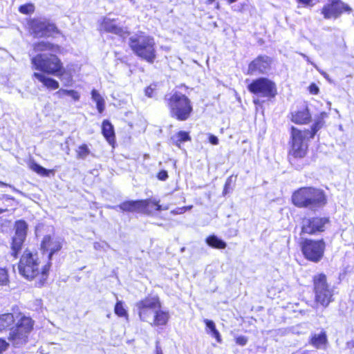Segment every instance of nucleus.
<instances>
[{
  "label": "nucleus",
  "mask_w": 354,
  "mask_h": 354,
  "mask_svg": "<svg viewBox=\"0 0 354 354\" xmlns=\"http://www.w3.org/2000/svg\"><path fill=\"white\" fill-rule=\"evenodd\" d=\"M16 324L10 328L8 340L13 346L18 347L24 344L28 339V335L33 328V321L20 313H6L0 315V332Z\"/></svg>",
  "instance_id": "obj_1"
},
{
  "label": "nucleus",
  "mask_w": 354,
  "mask_h": 354,
  "mask_svg": "<svg viewBox=\"0 0 354 354\" xmlns=\"http://www.w3.org/2000/svg\"><path fill=\"white\" fill-rule=\"evenodd\" d=\"M51 262L41 265V261L37 253L26 250L22 254L18 264L19 274L28 280L38 278L40 284L47 279Z\"/></svg>",
  "instance_id": "obj_2"
},
{
  "label": "nucleus",
  "mask_w": 354,
  "mask_h": 354,
  "mask_svg": "<svg viewBox=\"0 0 354 354\" xmlns=\"http://www.w3.org/2000/svg\"><path fill=\"white\" fill-rule=\"evenodd\" d=\"M292 201L298 207L314 210L325 205L327 200L322 189L306 187L295 191L292 196Z\"/></svg>",
  "instance_id": "obj_3"
},
{
  "label": "nucleus",
  "mask_w": 354,
  "mask_h": 354,
  "mask_svg": "<svg viewBox=\"0 0 354 354\" xmlns=\"http://www.w3.org/2000/svg\"><path fill=\"white\" fill-rule=\"evenodd\" d=\"M129 45L132 51L148 63L153 64L156 59L154 38L140 32L129 38Z\"/></svg>",
  "instance_id": "obj_4"
},
{
  "label": "nucleus",
  "mask_w": 354,
  "mask_h": 354,
  "mask_svg": "<svg viewBox=\"0 0 354 354\" xmlns=\"http://www.w3.org/2000/svg\"><path fill=\"white\" fill-rule=\"evenodd\" d=\"M32 68L48 75L61 77L65 72L60 59L53 53L30 55Z\"/></svg>",
  "instance_id": "obj_5"
},
{
  "label": "nucleus",
  "mask_w": 354,
  "mask_h": 354,
  "mask_svg": "<svg viewBox=\"0 0 354 354\" xmlns=\"http://www.w3.org/2000/svg\"><path fill=\"white\" fill-rule=\"evenodd\" d=\"M165 100L169 107L171 117L180 121H185L189 118L192 111V106L189 99L179 92H174Z\"/></svg>",
  "instance_id": "obj_6"
},
{
  "label": "nucleus",
  "mask_w": 354,
  "mask_h": 354,
  "mask_svg": "<svg viewBox=\"0 0 354 354\" xmlns=\"http://www.w3.org/2000/svg\"><path fill=\"white\" fill-rule=\"evenodd\" d=\"M109 207L113 209L119 207L124 212H138L148 215L152 214L153 210L160 212L162 209H168V207H162V206L159 204L158 201L151 198L140 201H125L118 206H109Z\"/></svg>",
  "instance_id": "obj_7"
},
{
  "label": "nucleus",
  "mask_w": 354,
  "mask_h": 354,
  "mask_svg": "<svg viewBox=\"0 0 354 354\" xmlns=\"http://www.w3.org/2000/svg\"><path fill=\"white\" fill-rule=\"evenodd\" d=\"M315 301L317 306L326 308L333 301L334 290L326 281L324 274H318L314 277Z\"/></svg>",
  "instance_id": "obj_8"
},
{
  "label": "nucleus",
  "mask_w": 354,
  "mask_h": 354,
  "mask_svg": "<svg viewBox=\"0 0 354 354\" xmlns=\"http://www.w3.org/2000/svg\"><path fill=\"white\" fill-rule=\"evenodd\" d=\"M161 308L157 296H148L135 304L133 310L137 313L142 322H149L157 308Z\"/></svg>",
  "instance_id": "obj_9"
},
{
  "label": "nucleus",
  "mask_w": 354,
  "mask_h": 354,
  "mask_svg": "<svg viewBox=\"0 0 354 354\" xmlns=\"http://www.w3.org/2000/svg\"><path fill=\"white\" fill-rule=\"evenodd\" d=\"M291 149L290 153L295 158H304L308 150L310 131H301L294 127L291 129Z\"/></svg>",
  "instance_id": "obj_10"
},
{
  "label": "nucleus",
  "mask_w": 354,
  "mask_h": 354,
  "mask_svg": "<svg viewBox=\"0 0 354 354\" xmlns=\"http://www.w3.org/2000/svg\"><path fill=\"white\" fill-rule=\"evenodd\" d=\"M248 91L258 97L271 98L277 95L275 84L268 78L260 77L248 86Z\"/></svg>",
  "instance_id": "obj_11"
},
{
  "label": "nucleus",
  "mask_w": 354,
  "mask_h": 354,
  "mask_svg": "<svg viewBox=\"0 0 354 354\" xmlns=\"http://www.w3.org/2000/svg\"><path fill=\"white\" fill-rule=\"evenodd\" d=\"M324 249L325 243L323 240L306 239L301 244V250L304 257L313 262H318L322 259Z\"/></svg>",
  "instance_id": "obj_12"
},
{
  "label": "nucleus",
  "mask_w": 354,
  "mask_h": 354,
  "mask_svg": "<svg viewBox=\"0 0 354 354\" xmlns=\"http://www.w3.org/2000/svg\"><path fill=\"white\" fill-rule=\"evenodd\" d=\"M28 25L30 35L35 37H50L57 32L55 24L41 19H31Z\"/></svg>",
  "instance_id": "obj_13"
},
{
  "label": "nucleus",
  "mask_w": 354,
  "mask_h": 354,
  "mask_svg": "<svg viewBox=\"0 0 354 354\" xmlns=\"http://www.w3.org/2000/svg\"><path fill=\"white\" fill-rule=\"evenodd\" d=\"M328 223L329 219L326 217L304 218L301 223V233L314 234L324 232Z\"/></svg>",
  "instance_id": "obj_14"
},
{
  "label": "nucleus",
  "mask_w": 354,
  "mask_h": 354,
  "mask_svg": "<svg viewBox=\"0 0 354 354\" xmlns=\"http://www.w3.org/2000/svg\"><path fill=\"white\" fill-rule=\"evenodd\" d=\"M63 245V240L57 236L47 235L45 236L41 243V250L43 255L46 254L48 261L51 262L52 257L54 254L59 252Z\"/></svg>",
  "instance_id": "obj_15"
},
{
  "label": "nucleus",
  "mask_w": 354,
  "mask_h": 354,
  "mask_svg": "<svg viewBox=\"0 0 354 354\" xmlns=\"http://www.w3.org/2000/svg\"><path fill=\"white\" fill-rule=\"evenodd\" d=\"M15 235L12 239V253L14 257H17V253L21 250L22 244L26 237V223L24 221H18L15 223Z\"/></svg>",
  "instance_id": "obj_16"
},
{
  "label": "nucleus",
  "mask_w": 354,
  "mask_h": 354,
  "mask_svg": "<svg viewBox=\"0 0 354 354\" xmlns=\"http://www.w3.org/2000/svg\"><path fill=\"white\" fill-rule=\"evenodd\" d=\"M329 3L324 6L322 13L324 18H337L344 11H350L351 8L341 0H328Z\"/></svg>",
  "instance_id": "obj_17"
},
{
  "label": "nucleus",
  "mask_w": 354,
  "mask_h": 354,
  "mask_svg": "<svg viewBox=\"0 0 354 354\" xmlns=\"http://www.w3.org/2000/svg\"><path fill=\"white\" fill-rule=\"evenodd\" d=\"M271 59L266 55L257 57L248 66L247 74L252 75L266 73L270 68Z\"/></svg>",
  "instance_id": "obj_18"
},
{
  "label": "nucleus",
  "mask_w": 354,
  "mask_h": 354,
  "mask_svg": "<svg viewBox=\"0 0 354 354\" xmlns=\"http://www.w3.org/2000/svg\"><path fill=\"white\" fill-rule=\"evenodd\" d=\"M100 30L124 37L129 35L128 31L119 26L116 19L104 17L100 24Z\"/></svg>",
  "instance_id": "obj_19"
},
{
  "label": "nucleus",
  "mask_w": 354,
  "mask_h": 354,
  "mask_svg": "<svg viewBox=\"0 0 354 354\" xmlns=\"http://www.w3.org/2000/svg\"><path fill=\"white\" fill-rule=\"evenodd\" d=\"M59 50V47L52 43L46 41H41L35 42L32 44V50L29 55H34L33 53L39 54L44 53L43 52H52L56 53Z\"/></svg>",
  "instance_id": "obj_20"
},
{
  "label": "nucleus",
  "mask_w": 354,
  "mask_h": 354,
  "mask_svg": "<svg viewBox=\"0 0 354 354\" xmlns=\"http://www.w3.org/2000/svg\"><path fill=\"white\" fill-rule=\"evenodd\" d=\"M169 319V314L168 311L163 310L161 308H158L155 311L152 319L148 322L153 326H165Z\"/></svg>",
  "instance_id": "obj_21"
},
{
  "label": "nucleus",
  "mask_w": 354,
  "mask_h": 354,
  "mask_svg": "<svg viewBox=\"0 0 354 354\" xmlns=\"http://www.w3.org/2000/svg\"><path fill=\"white\" fill-rule=\"evenodd\" d=\"M311 115L308 109H303L292 113L291 120L297 124H307L310 120Z\"/></svg>",
  "instance_id": "obj_22"
},
{
  "label": "nucleus",
  "mask_w": 354,
  "mask_h": 354,
  "mask_svg": "<svg viewBox=\"0 0 354 354\" xmlns=\"http://www.w3.org/2000/svg\"><path fill=\"white\" fill-rule=\"evenodd\" d=\"M32 76L41 82L44 86L48 89L55 90L59 86V84L57 80L47 77L43 73L35 72Z\"/></svg>",
  "instance_id": "obj_23"
},
{
  "label": "nucleus",
  "mask_w": 354,
  "mask_h": 354,
  "mask_svg": "<svg viewBox=\"0 0 354 354\" xmlns=\"http://www.w3.org/2000/svg\"><path fill=\"white\" fill-rule=\"evenodd\" d=\"M310 344L317 348H324L327 344V336L324 330L311 335Z\"/></svg>",
  "instance_id": "obj_24"
},
{
  "label": "nucleus",
  "mask_w": 354,
  "mask_h": 354,
  "mask_svg": "<svg viewBox=\"0 0 354 354\" xmlns=\"http://www.w3.org/2000/svg\"><path fill=\"white\" fill-rule=\"evenodd\" d=\"M102 132L109 143L112 145L115 141V133L113 127L109 120L102 122Z\"/></svg>",
  "instance_id": "obj_25"
},
{
  "label": "nucleus",
  "mask_w": 354,
  "mask_h": 354,
  "mask_svg": "<svg viewBox=\"0 0 354 354\" xmlns=\"http://www.w3.org/2000/svg\"><path fill=\"white\" fill-rule=\"evenodd\" d=\"M204 323L206 325V332L210 334L213 337H214L218 342H221V337L220 333L216 328V325L214 322L212 320H209L207 319H204Z\"/></svg>",
  "instance_id": "obj_26"
},
{
  "label": "nucleus",
  "mask_w": 354,
  "mask_h": 354,
  "mask_svg": "<svg viewBox=\"0 0 354 354\" xmlns=\"http://www.w3.org/2000/svg\"><path fill=\"white\" fill-rule=\"evenodd\" d=\"M14 198L8 194L0 195V214L8 211L9 207L12 206Z\"/></svg>",
  "instance_id": "obj_27"
},
{
  "label": "nucleus",
  "mask_w": 354,
  "mask_h": 354,
  "mask_svg": "<svg viewBox=\"0 0 354 354\" xmlns=\"http://www.w3.org/2000/svg\"><path fill=\"white\" fill-rule=\"evenodd\" d=\"M328 116L326 112H322L319 116L316 119L313 124L311 131H310V138H313L315 134L323 127L324 124V118Z\"/></svg>",
  "instance_id": "obj_28"
},
{
  "label": "nucleus",
  "mask_w": 354,
  "mask_h": 354,
  "mask_svg": "<svg viewBox=\"0 0 354 354\" xmlns=\"http://www.w3.org/2000/svg\"><path fill=\"white\" fill-rule=\"evenodd\" d=\"M206 243L210 247L217 249H224L227 246V244L225 241L218 239L215 235L208 236L206 239Z\"/></svg>",
  "instance_id": "obj_29"
},
{
  "label": "nucleus",
  "mask_w": 354,
  "mask_h": 354,
  "mask_svg": "<svg viewBox=\"0 0 354 354\" xmlns=\"http://www.w3.org/2000/svg\"><path fill=\"white\" fill-rule=\"evenodd\" d=\"M55 95L59 98H63L65 95L70 96L74 101H79L80 99V94L75 90H67L61 88L57 91Z\"/></svg>",
  "instance_id": "obj_30"
},
{
  "label": "nucleus",
  "mask_w": 354,
  "mask_h": 354,
  "mask_svg": "<svg viewBox=\"0 0 354 354\" xmlns=\"http://www.w3.org/2000/svg\"><path fill=\"white\" fill-rule=\"evenodd\" d=\"M91 98L96 103L97 109L99 113H102L104 110V100L102 96L95 89L91 91Z\"/></svg>",
  "instance_id": "obj_31"
},
{
  "label": "nucleus",
  "mask_w": 354,
  "mask_h": 354,
  "mask_svg": "<svg viewBox=\"0 0 354 354\" xmlns=\"http://www.w3.org/2000/svg\"><path fill=\"white\" fill-rule=\"evenodd\" d=\"M190 139L188 133L183 131H179L171 138L173 143L179 147L181 142L188 141Z\"/></svg>",
  "instance_id": "obj_32"
},
{
  "label": "nucleus",
  "mask_w": 354,
  "mask_h": 354,
  "mask_svg": "<svg viewBox=\"0 0 354 354\" xmlns=\"http://www.w3.org/2000/svg\"><path fill=\"white\" fill-rule=\"evenodd\" d=\"M77 159H85L91 153V150L88 145L82 144L80 145L75 150Z\"/></svg>",
  "instance_id": "obj_33"
},
{
  "label": "nucleus",
  "mask_w": 354,
  "mask_h": 354,
  "mask_svg": "<svg viewBox=\"0 0 354 354\" xmlns=\"http://www.w3.org/2000/svg\"><path fill=\"white\" fill-rule=\"evenodd\" d=\"M115 313L120 317H128L127 310L123 307L122 302L119 301L116 303L115 306Z\"/></svg>",
  "instance_id": "obj_34"
},
{
  "label": "nucleus",
  "mask_w": 354,
  "mask_h": 354,
  "mask_svg": "<svg viewBox=\"0 0 354 354\" xmlns=\"http://www.w3.org/2000/svg\"><path fill=\"white\" fill-rule=\"evenodd\" d=\"M32 171L41 176H48V171L37 163H32L30 166Z\"/></svg>",
  "instance_id": "obj_35"
},
{
  "label": "nucleus",
  "mask_w": 354,
  "mask_h": 354,
  "mask_svg": "<svg viewBox=\"0 0 354 354\" xmlns=\"http://www.w3.org/2000/svg\"><path fill=\"white\" fill-rule=\"evenodd\" d=\"M35 7L31 3L21 6L19 8L20 12L23 14H30L34 12Z\"/></svg>",
  "instance_id": "obj_36"
},
{
  "label": "nucleus",
  "mask_w": 354,
  "mask_h": 354,
  "mask_svg": "<svg viewBox=\"0 0 354 354\" xmlns=\"http://www.w3.org/2000/svg\"><path fill=\"white\" fill-rule=\"evenodd\" d=\"M8 282V275L6 270L0 268V285H6Z\"/></svg>",
  "instance_id": "obj_37"
},
{
  "label": "nucleus",
  "mask_w": 354,
  "mask_h": 354,
  "mask_svg": "<svg viewBox=\"0 0 354 354\" xmlns=\"http://www.w3.org/2000/svg\"><path fill=\"white\" fill-rule=\"evenodd\" d=\"M156 87L157 85L155 84L149 85L145 89V95L149 97H154L156 95Z\"/></svg>",
  "instance_id": "obj_38"
},
{
  "label": "nucleus",
  "mask_w": 354,
  "mask_h": 354,
  "mask_svg": "<svg viewBox=\"0 0 354 354\" xmlns=\"http://www.w3.org/2000/svg\"><path fill=\"white\" fill-rule=\"evenodd\" d=\"M93 248L96 250L106 251L109 248V245L104 241L95 242L93 244Z\"/></svg>",
  "instance_id": "obj_39"
},
{
  "label": "nucleus",
  "mask_w": 354,
  "mask_h": 354,
  "mask_svg": "<svg viewBox=\"0 0 354 354\" xmlns=\"http://www.w3.org/2000/svg\"><path fill=\"white\" fill-rule=\"evenodd\" d=\"M248 342V338L245 336H239L236 338V343L241 346H245Z\"/></svg>",
  "instance_id": "obj_40"
},
{
  "label": "nucleus",
  "mask_w": 354,
  "mask_h": 354,
  "mask_svg": "<svg viewBox=\"0 0 354 354\" xmlns=\"http://www.w3.org/2000/svg\"><path fill=\"white\" fill-rule=\"evenodd\" d=\"M297 1L304 6H313L315 4V0H297Z\"/></svg>",
  "instance_id": "obj_41"
},
{
  "label": "nucleus",
  "mask_w": 354,
  "mask_h": 354,
  "mask_svg": "<svg viewBox=\"0 0 354 354\" xmlns=\"http://www.w3.org/2000/svg\"><path fill=\"white\" fill-rule=\"evenodd\" d=\"M167 178V172L165 170H162L158 174V178L160 180H166Z\"/></svg>",
  "instance_id": "obj_42"
},
{
  "label": "nucleus",
  "mask_w": 354,
  "mask_h": 354,
  "mask_svg": "<svg viewBox=\"0 0 354 354\" xmlns=\"http://www.w3.org/2000/svg\"><path fill=\"white\" fill-rule=\"evenodd\" d=\"M309 91L311 94L316 95L319 92V88L315 84H311L309 86Z\"/></svg>",
  "instance_id": "obj_43"
},
{
  "label": "nucleus",
  "mask_w": 354,
  "mask_h": 354,
  "mask_svg": "<svg viewBox=\"0 0 354 354\" xmlns=\"http://www.w3.org/2000/svg\"><path fill=\"white\" fill-rule=\"evenodd\" d=\"M8 346V344L3 339H0V353L5 351Z\"/></svg>",
  "instance_id": "obj_44"
},
{
  "label": "nucleus",
  "mask_w": 354,
  "mask_h": 354,
  "mask_svg": "<svg viewBox=\"0 0 354 354\" xmlns=\"http://www.w3.org/2000/svg\"><path fill=\"white\" fill-rule=\"evenodd\" d=\"M209 141L211 144L214 145H217L218 144V139L216 136L214 135H210L209 137Z\"/></svg>",
  "instance_id": "obj_45"
},
{
  "label": "nucleus",
  "mask_w": 354,
  "mask_h": 354,
  "mask_svg": "<svg viewBox=\"0 0 354 354\" xmlns=\"http://www.w3.org/2000/svg\"><path fill=\"white\" fill-rule=\"evenodd\" d=\"M231 181H232V176L228 178L225 183L224 190H223V194H226L229 192L228 189L230 185Z\"/></svg>",
  "instance_id": "obj_46"
},
{
  "label": "nucleus",
  "mask_w": 354,
  "mask_h": 354,
  "mask_svg": "<svg viewBox=\"0 0 354 354\" xmlns=\"http://www.w3.org/2000/svg\"><path fill=\"white\" fill-rule=\"evenodd\" d=\"M191 207H183L182 208H178L177 210H176V214H182L185 212L187 209H190Z\"/></svg>",
  "instance_id": "obj_47"
},
{
  "label": "nucleus",
  "mask_w": 354,
  "mask_h": 354,
  "mask_svg": "<svg viewBox=\"0 0 354 354\" xmlns=\"http://www.w3.org/2000/svg\"><path fill=\"white\" fill-rule=\"evenodd\" d=\"M156 354H163L162 348L158 345V342H156Z\"/></svg>",
  "instance_id": "obj_48"
},
{
  "label": "nucleus",
  "mask_w": 354,
  "mask_h": 354,
  "mask_svg": "<svg viewBox=\"0 0 354 354\" xmlns=\"http://www.w3.org/2000/svg\"><path fill=\"white\" fill-rule=\"evenodd\" d=\"M347 347H348V348H351V349L353 347H354V342H348L347 343Z\"/></svg>",
  "instance_id": "obj_49"
},
{
  "label": "nucleus",
  "mask_w": 354,
  "mask_h": 354,
  "mask_svg": "<svg viewBox=\"0 0 354 354\" xmlns=\"http://www.w3.org/2000/svg\"><path fill=\"white\" fill-rule=\"evenodd\" d=\"M214 1V0H207V4H211V3H212Z\"/></svg>",
  "instance_id": "obj_50"
},
{
  "label": "nucleus",
  "mask_w": 354,
  "mask_h": 354,
  "mask_svg": "<svg viewBox=\"0 0 354 354\" xmlns=\"http://www.w3.org/2000/svg\"><path fill=\"white\" fill-rule=\"evenodd\" d=\"M0 185L11 187L10 185H8L7 184H6V183H4L3 182H1V181H0Z\"/></svg>",
  "instance_id": "obj_51"
},
{
  "label": "nucleus",
  "mask_w": 354,
  "mask_h": 354,
  "mask_svg": "<svg viewBox=\"0 0 354 354\" xmlns=\"http://www.w3.org/2000/svg\"><path fill=\"white\" fill-rule=\"evenodd\" d=\"M230 3H234L237 0H227Z\"/></svg>",
  "instance_id": "obj_52"
},
{
  "label": "nucleus",
  "mask_w": 354,
  "mask_h": 354,
  "mask_svg": "<svg viewBox=\"0 0 354 354\" xmlns=\"http://www.w3.org/2000/svg\"><path fill=\"white\" fill-rule=\"evenodd\" d=\"M259 102V100L258 99H257V100L254 99V103H255V104H258Z\"/></svg>",
  "instance_id": "obj_53"
}]
</instances>
